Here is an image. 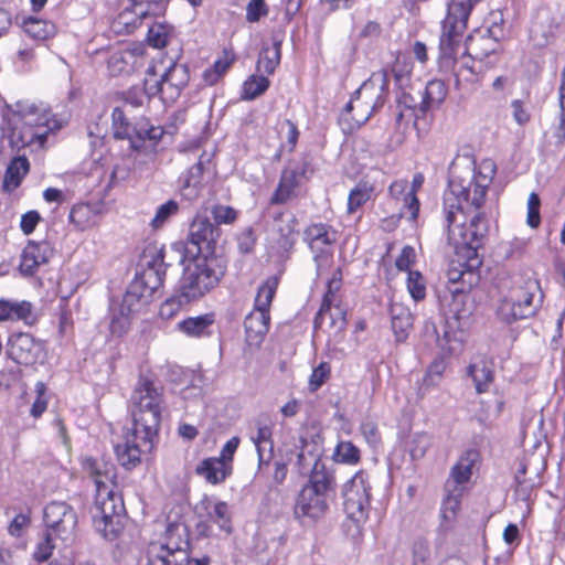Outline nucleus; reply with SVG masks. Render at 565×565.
I'll use <instances>...</instances> for the list:
<instances>
[{
  "label": "nucleus",
  "instance_id": "62",
  "mask_svg": "<svg viewBox=\"0 0 565 565\" xmlns=\"http://www.w3.org/2000/svg\"><path fill=\"white\" fill-rule=\"evenodd\" d=\"M415 250L411 246L403 247L399 256L395 260V266L398 270L411 271L409 267L414 263Z\"/></svg>",
  "mask_w": 565,
  "mask_h": 565
},
{
  "label": "nucleus",
  "instance_id": "17",
  "mask_svg": "<svg viewBox=\"0 0 565 565\" xmlns=\"http://www.w3.org/2000/svg\"><path fill=\"white\" fill-rule=\"evenodd\" d=\"M53 248L50 243L30 241L21 255L20 271L24 276H32L38 267L46 264L53 256Z\"/></svg>",
  "mask_w": 565,
  "mask_h": 565
},
{
  "label": "nucleus",
  "instance_id": "31",
  "mask_svg": "<svg viewBox=\"0 0 565 565\" xmlns=\"http://www.w3.org/2000/svg\"><path fill=\"white\" fill-rule=\"evenodd\" d=\"M280 50L281 41L278 39H274L271 45H263L257 60V72L266 75L274 74L280 63Z\"/></svg>",
  "mask_w": 565,
  "mask_h": 565
},
{
  "label": "nucleus",
  "instance_id": "35",
  "mask_svg": "<svg viewBox=\"0 0 565 565\" xmlns=\"http://www.w3.org/2000/svg\"><path fill=\"white\" fill-rule=\"evenodd\" d=\"M297 186V172L292 169H285L281 173L279 184L270 200L273 204L287 202L294 194Z\"/></svg>",
  "mask_w": 565,
  "mask_h": 565
},
{
  "label": "nucleus",
  "instance_id": "11",
  "mask_svg": "<svg viewBox=\"0 0 565 565\" xmlns=\"http://www.w3.org/2000/svg\"><path fill=\"white\" fill-rule=\"evenodd\" d=\"M343 507L348 518L356 524L367 519L370 510L369 476L364 471L356 472L343 490Z\"/></svg>",
  "mask_w": 565,
  "mask_h": 565
},
{
  "label": "nucleus",
  "instance_id": "39",
  "mask_svg": "<svg viewBox=\"0 0 565 565\" xmlns=\"http://www.w3.org/2000/svg\"><path fill=\"white\" fill-rule=\"evenodd\" d=\"M374 185L367 181H360L349 193L348 213L353 214L372 199Z\"/></svg>",
  "mask_w": 565,
  "mask_h": 565
},
{
  "label": "nucleus",
  "instance_id": "23",
  "mask_svg": "<svg viewBox=\"0 0 565 565\" xmlns=\"http://www.w3.org/2000/svg\"><path fill=\"white\" fill-rule=\"evenodd\" d=\"M18 320H22L28 324H32L35 321L32 303L25 300L11 301L0 299V321Z\"/></svg>",
  "mask_w": 565,
  "mask_h": 565
},
{
  "label": "nucleus",
  "instance_id": "45",
  "mask_svg": "<svg viewBox=\"0 0 565 565\" xmlns=\"http://www.w3.org/2000/svg\"><path fill=\"white\" fill-rule=\"evenodd\" d=\"M268 87L269 79L263 73L254 74L243 85L244 98L248 100L255 99L264 94Z\"/></svg>",
  "mask_w": 565,
  "mask_h": 565
},
{
  "label": "nucleus",
  "instance_id": "34",
  "mask_svg": "<svg viewBox=\"0 0 565 565\" xmlns=\"http://www.w3.org/2000/svg\"><path fill=\"white\" fill-rule=\"evenodd\" d=\"M97 213L89 204L81 203L72 207L70 212V222L78 231H85L96 224Z\"/></svg>",
  "mask_w": 565,
  "mask_h": 565
},
{
  "label": "nucleus",
  "instance_id": "42",
  "mask_svg": "<svg viewBox=\"0 0 565 565\" xmlns=\"http://www.w3.org/2000/svg\"><path fill=\"white\" fill-rule=\"evenodd\" d=\"M340 286H341V278L333 277L332 279H330L328 281V290L323 297L320 309L317 312L315 321H313L315 328L321 327L324 316H326V312L330 311L332 302L335 297V292L339 290Z\"/></svg>",
  "mask_w": 565,
  "mask_h": 565
},
{
  "label": "nucleus",
  "instance_id": "9",
  "mask_svg": "<svg viewBox=\"0 0 565 565\" xmlns=\"http://www.w3.org/2000/svg\"><path fill=\"white\" fill-rule=\"evenodd\" d=\"M220 236V227L213 224L207 215L198 213L190 224L186 246L174 244L171 250L181 255L184 249L193 257H212Z\"/></svg>",
  "mask_w": 565,
  "mask_h": 565
},
{
  "label": "nucleus",
  "instance_id": "48",
  "mask_svg": "<svg viewBox=\"0 0 565 565\" xmlns=\"http://www.w3.org/2000/svg\"><path fill=\"white\" fill-rule=\"evenodd\" d=\"M143 303L136 294L127 289L118 306V315L121 318H128L131 313L139 311Z\"/></svg>",
  "mask_w": 565,
  "mask_h": 565
},
{
  "label": "nucleus",
  "instance_id": "16",
  "mask_svg": "<svg viewBox=\"0 0 565 565\" xmlns=\"http://www.w3.org/2000/svg\"><path fill=\"white\" fill-rule=\"evenodd\" d=\"M164 256L163 248L148 249L143 255L146 267L138 277L152 294L162 286L166 277L168 264L164 263Z\"/></svg>",
  "mask_w": 565,
  "mask_h": 565
},
{
  "label": "nucleus",
  "instance_id": "20",
  "mask_svg": "<svg viewBox=\"0 0 565 565\" xmlns=\"http://www.w3.org/2000/svg\"><path fill=\"white\" fill-rule=\"evenodd\" d=\"M210 162L211 157L206 153H202L199 157L198 162L189 169L180 188L183 198L193 200L199 196L203 172L205 170V166L210 164Z\"/></svg>",
  "mask_w": 565,
  "mask_h": 565
},
{
  "label": "nucleus",
  "instance_id": "6",
  "mask_svg": "<svg viewBox=\"0 0 565 565\" xmlns=\"http://www.w3.org/2000/svg\"><path fill=\"white\" fill-rule=\"evenodd\" d=\"M388 73L380 70L363 82L342 110L339 121L344 131H353L365 124L386 102Z\"/></svg>",
  "mask_w": 565,
  "mask_h": 565
},
{
  "label": "nucleus",
  "instance_id": "13",
  "mask_svg": "<svg viewBox=\"0 0 565 565\" xmlns=\"http://www.w3.org/2000/svg\"><path fill=\"white\" fill-rule=\"evenodd\" d=\"M43 519L46 531L55 539L68 541L73 537L77 525V515L74 509L63 501H54L44 508Z\"/></svg>",
  "mask_w": 565,
  "mask_h": 565
},
{
  "label": "nucleus",
  "instance_id": "54",
  "mask_svg": "<svg viewBox=\"0 0 565 565\" xmlns=\"http://www.w3.org/2000/svg\"><path fill=\"white\" fill-rule=\"evenodd\" d=\"M331 367L328 362H321L317 367L313 369L309 379V388L311 392L317 391L329 379Z\"/></svg>",
  "mask_w": 565,
  "mask_h": 565
},
{
  "label": "nucleus",
  "instance_id": "28",
  "mask_svg": "<svg viewBox=\"0 0 565 565\" xmlns=\"http://www.w3.org/2000/svg\"><path fill=\"white\" fill-rule=\"evenodd\" d=\"M311 459L313 460V466L310 470L309 482L305 487L327 497L334 489V477L318 458L312 457Z\"/></svg>",
  "mask_w": 565,
  "mask_h": 565
},
{
  "label": "nucleus",
  "instance_id": "12",
  "mask_svg": "<svg viewBox=\"0 0 565 565\" xmlns=\"http://www.w3.org/2000/svg\"><path fill=\"white\" fill-rule=\"evenodd\" d=\"M190 81V71L186 64L172 63L164 73L160 76L159 81L151 84L149 78L145 79V92L148 95H157L161 93L162 98L167 100H174L186 87Z\"/></svg>",
  "mask_w": 565,
  "mask_h": 565
},
{
  "label": "nucleus",
  "instance_id": "5",
  "mask_svg": "<svg viewBox=\"0 0 565 565\" xmlns=\"http://www.w3.org/2000/svg\"><path fill=\"white\" fill-rule=\"evenodd\" d=\"M3 120L7 125L9 145L17 150L34 143L42 147L47 135L60 130L65 124L62 118L52 114L45 104L23 100L9 106Z\"/></svg>",
  "mask_w": 565,
  "mask_h": 565
},
{
  "label": "nucleus",
  "instance_id": "3",
  "mask_svg": "<svg viewBox=\"0 0 565 565\" xmlns=\"http://www.w3.org/2000/svg\"><path fill=\"white\" fill-rule=\"evenodd\" d=\"M481 0H450L447 15L443 22L439 40V66L441 70H455L458 54L471 60L482 61L494 53L498 43L490 35H468L462 42L468 18L473 7Z\"/></svg>",
  "mask_w": 565,
  "mask_h": 565
},
{
  "label": "nucleus",
  "instance_id": "15",
  "mask_svg": "<svg viewBox=\"0 0 565 565\" xmlns=\"http://www.w3.org/2000/svg\"><path fill=\"white\" fill-rule=\"evenodd\" d=\"M328 510L327 497L312 489L303 487L298 494L294 514L305 522L306 519L316 521L324 515Z\"/></svg>",
  "mask_w": 565,
  "mask_h": 565
},
{
  "label": "nucleus",
  "instance_id": "61",
  "mask_svg": "<svg viewBox=\"0 0 565 565\" xmlns=\"http://www.w3.org/2000/svg\"><path fill=\"white\" fill-rule=\"evenodd\" d=\"M148 124H139L138 126V130H141L142 132V137H135V140L137 141L138 145H141V142H145L146 140H149V141H158L161 139L162 135H163V130L159 127H147Z\"/></svg>",
  "mask_w": 565,
  "mask_h": 565
},
{
  "label": "nucleus",
  "instance_id": "19",
  "mask_svg": "<svg viewBox=\"0 0 565 565\" xmlns=\"http://www.w3.org/2000/svg\"><path fill=\"white\" fill-rule=\"evenodd\" d=\"M388 194L396 202H402L399 210L409 212L408 220L415 222L419 212V201L415 190H408L406 180L394 181L388 188Z\"/></svg>",
  "mask_w": 565,
  "mask_h": 565
},
{
  "label": "nucleus",
  "instance_id": "37",
  "mask_svg": "<svg viewBox=\"0 0 565 565\" xmlns=\"http://www.w3.org/2000/svg\"><path fill=\"white\" fill-rule=\"evenodd\" d=\"M446 371V362L443 358H436L428 366L420 385L418 395L423 397L430 388L438 386Z\"/></svg>",
  "mask_w": 565,
  "mask_h": 565
},
{
  "label": "nucleus",
  "instance_id": "49",
  "mask_svg": "<svg viewBox=\"0 0 565 565\" xmlns=\"http://www.w3.org/2000/svg\"><path fill=\"white\" fill-rule=\"evenodd\" d=\"M209 516L211 521H213L220 526V529L227 533H231V516L228 513V507L225 502H217L214 505L213 511L209 514Z\"/></svg>",
  "mask_w": 565,
  "mask_h": 565
},
{
  "label": "nucleus",
  "instance_id": "51",
  "mask_svg": "<svg viewBox=\"0 0 565 565\" xmlns=\"http://www.w3.org/2000/svg\"><path fill=\"white\" fill-rule=\"evenodd\" d=\"M54 537V534L46 531L43 539L36 544L33 552V558L36 562H45L51 557L55 548Z\"/></svg>",
  "mask_w": 565,
  "mask_h": 565
},
{
  "label": "nucleus",
  "instance_id": "64",
  "mask_svg": "<svg viewBox=\"0 0 565 565\" xmlns=\"http://www.w3.org/2000/svg\"><path fill=\"white\" fill-rule=\"evenodd\" d=\"M40 218V214L36 211H29L23 214L20 224L22 232L26 235L31 234L35 230Z\"/></svg>",
  "mask_w": 565,
  "mask_h": 565
},
{
  "label": "nucleus",
  "instance_id": "55",
  "mask_svg": "<svg viewBox=\"0 0 565 565\" xmlns=\"http://www.w3.org/2000/svg\"><path fill=\"white\" fill-rule=\"evenodd\" d=\"M541 201L536 193L532 192L527 199V217L526 223L530 227L536 228L541 223L540 216Z\"/></svg>",
  "mask_w": 565,
  "mask_h": 565
},
{
  "label": "nucleus",
  "instance_id": "1",
  "mask_svg": "<svg viewBox=\"0 0 565 565\" xmlns=\"http://www.w3.org/2000/svg\"><path fill=\"white\" fill-rule=\"evenodd\" d=\"M489 181H480L469 173L467 178L451 175L448 190L444 194V212L447 223L448 243L455 249L447 271L451 284H461L463 291L478 285L482 259L478 253L482 239L488 233V223L480 212L475 213L467 225V209L478 210L484 202Z\"/></svg>",
  "mask_w": 565,
  "mask_h": 565
},
{
  "label": "nucleus",
  "instance_id": "2",
  "mask_svg": "<svg viewBox=\"0 0 565 565\" xmlns=\"http://www.w3.org/2000/svg\"><path fill=\"white\" fill-rule=\"evenodd\" d=\"M161 394L148 379H140L131 395L132 427L124 435V443L115 446L119 463L127 470L141 462V456L153 448L161 419Z\"/></svg>",
  "mask_w": 565,
  "mask_h": 565
},
{
  "label": "nucleus",
  "instance_id": "50",
  "mask_svg": "<svg viewBox=\"0 0 565 565\" xmlns=\"http://www.w3.org/2000/svg\"><path fill=\"white\" fill-rule=\"evenodd\" d=\"M446 489L449 493L443 502L441 515L445 520H451L459 509L461 491L457 487L454 490H450L449 487Z\"/></svg>",
  "mask_w": 565,
  "mask_h": 565
},
{
  "label": "nucleus",
  "instance_id": "27",
  "mask_svg": "<svg viewBox=\"0 0 565 565\" xmlns=\"http://www.w3.org/2000/svg\"><path fill=\"white\" fill-rule=\"evenodd\" d=\"M297 218L291 214L278 212L274 215L273 228L278 234L277 242L282 248L289 249L294 246L297 235Z\"/></svg>",
  "mask_w": 565,
  "mask_h": 565
},
{
  "label": "nucleus",
  "instance_id": "57",
  "mask_svg": "<svg viewBox=\"0 0 565 565\" xmlns=\"http://www.w3.org/2000/svg\"><path fill=\"white\" fill-rule=\"evenodd\" d=\"M478 60H471L468 55H461L458 54L457 56V65L455 66V70H444L445 72H452L456 76V83H459V76L461 75L462 71H468L471 75H475L478 70L476 68V62Z\"/></svg>",
  "mask_w": 565,
  "mask_h": 565
},
{
  "label": "nucleus",
  "instance_id": "40",
  "mask_svg": "<svg viewBox=\"0 0 565 565\" xmlns=\"http://www.w3.org/2000/svg\"><path fill=\"white\" fill-rule=\"evenodd\" d=\"M397 113L395 116L396 126L401 127L403 124L407 125L411 120L418 118L419 108H416V103L407 93H402L397 98Z\"/></svg>",
  "mask_w": 565,
  "mask_h": 565
},
{
  "label": "nucleus",
  "instance_id": "18",
  "mask_svg": "<svg viewBox=\"0 0 565 565\" xmlns=\"http://www.w3.org/2000/svg\"><path fill=\"white\" fill-rule=\"evenodd\" d=\"M129 110L122 107H116L113 110V129L116 139L130 140L131 148L140 150L141 146L137 143L135 137H142L141 130H138L139 124H131L128 118Z\"/></svg>",
  "mask_w": 565,
  "mask_h": 565
},
{
  "label": "nucleus",
  "instance_id": "43",
  "mask_svg": "<svg viewBox=\"0 0 565 565\" xmlns=\"http://www.w3.org/2000/svg\"><path fill=\"white\" fill-rule=\"evenodd\" d=\"M468 375L472 377L477 393L486 392L493 381L492 371L484 364H471L468 367Z\"/></svg>",
  "mask_w": 565,
  "mask_h": 565
},
{
  "label": "nucleus",
  "instance_id": "22",
  "mask_svg": "<svg viewBox=\"0 0 565 565\" xmlns=\"http://www.w3.org/2000/svg\"><path fill=\"white\" fill-rule=\"evenodd\" d=\"M270 315L253 310L244 320L246 341L250 345H259L269 330Z\"/></svg>",
  "mask_w": 565,
  "mask_h": 565
},
{
  "label": "nucleus",
  "instance_id": "38",
  "mask_svg": "<svg viewBox=\"0 0 565 565\" xmlns=\"http://www.w3.org/2000/svg\"><path fill=\"white\" fill-rule=\"evenodd\" d=\"M214 323V315L205 313L198 317H190L179 323V329L189 337H202Z\"/></svg>",
  "mask_w": 565,
  "mask_h": 565
},
{
  "label": "nucleus",
  "instance_id": "47",
  "mask_svg": "<svg viewBox=\"0 0 565 565\" xmlns=\"http://www.w3.org/2000/svg\"><path fill=\"white\" fill-rule=\"evenodd\" d=\"M406 282L407 289L415 301H420L426 297L425 279L419 271H408Z\"/></svg>",
  "mask_w": 565,
  "mask_h": 565
},
{
  "label": "nucleus",
  "instance_id": "26",
  "mask_svg": "<svg viewBox=\"0 0 565 565\" xmlns=\"http://www.w3.org/2000/svg\"><path fill=\"white\" fill-rule=\"evenodd\" d=\"M232 463H224L216 457L204 459L195 468V472L212 484L223 482L232 473Z\"/></svg>",
  "mask_w": 565,
  "mask_h": 565
},
{
  "label": "nucleus",
  "instance_id": "32",
  "mask_svg": "<svg viewBox=\"0 0 565 565\" xmlns=\"http://www.w3.org/2000/svg\"><path fill=\"white\" fill-rule=\"evenodd\" d=\"M447 96V87L445 83L440 79L429 81L426 85L425 93L423 96V100L419 107L420 114L425 115V113L434 107L439 106Z\"/></svg>",
  "mask_w": 565,
  "mask_h": 565
},
{
  "label": "nucleus",
  "instance_id": "10",
  "mask_svg": "<svg viewBox=\"0 0 565 565\" xmlns=\"http://www.w3.org/2000/svg\"><path fill=\"white\" fill-rule=\"evenodd\" d=\"M183 524H170L167 529V542L152 544L148 551V565H186L190 563L189 541Z\"/></svg>",
  "mask_w": 565,
  "mask_h": 565
},
{
  "label": "nucleus",
  "instance_id": "4",
  "mask_svg": "<svg viewBox=\"0 0 565 565\" xmlns=\"http://www.w3.org/2000/svg\"><path fill=\"white\" fill-rule=\"evenodd\" d=\"M83 469L96 487L93 521L96 530L107 540L118 537L124 529L125 504L116 481V467L104 459L85 458Z\"/></svg>",
  "mask_w": 565,
  "mask_h": 565
},
{
  "label": "nucleus",
  "instance_id": "44",
  "mask_svg": "<svg viewBox=\"0 0 565 565\" xmlns=\"http://www.w3.org/2000/svg\"><path fill=\"white\" fill-rule=\"evenodd\" d=\"M179 203L174 200H169L157 207L156 214L150 222L152 230L162 228L167 222L179 213Z\"/></svg>",
  "mask_w": 565,
  "mask_h": 565
},
{
  "label": "nucleus",
  "instance_id": "52",
  "mask_svg": "<svg viewBox=\"0 0 565 565\" xmlns=\"http://www.w3.org/2000/svg\"><path fill=\"white\" fill-rule=\"evenodd\" d=\"M169 39L168 26L161 23L152 25L147 35L149 45L156 49H162L167 45Z\"/></svg>",
  "mask_w": 565,
  "mask_h": 565
},
{
  "label": "nucleus",
  "instance_id": "58",
  "mask_svg": "<svg viewBox=\"0 0 565 565\" xmlns=\"http://www.w3.org/2000/svg\"><path fill=\"white\" fill-rule=\"evenodd\" d=\"M268 9L264 0H250L246 8V19L249 22H257L262 17L267 15Z\"/></svg>",
  "mask_w": 565,
  "mask_h": 565
},
{
  "label": "nucleus",
  "instance_id": "59",
  "mask_svg": "<svg viewBox=\"0 0 565 565\" xmlns=\"http://www.w3.org/2000/svg\"><path fill=\"white\" fill-rule=\"evenodd\" d=\"M430 550L427 541L418 540L413 545V565H426Z\"/></svg>",
  "mask_w": 565,
  "mask_h": 565
},
{
  "label": "nucleus",
  "instance_id": "41",
  "mask_svg": "<svg viewBox=\"0 0 565 565\" xmlns=\"http://www.w3.org/2000/svg\"><path fill=\"white\" fill-rule=\"evenodd\" d=\"M235 60L234 53L227 50L223 51V56L214 62L211 68L203 73V79L206 84H215L220 77L231 67Z\"/></svg>",
  "mask_w": 565,
  "mask_h": 565
},
{
  "label": "nucleus",
  "instance_id": "33",
  "mask_svg": "<svg viewBox=\"0 0 565 565\" xmlns=\"http://www.w3.org/2000/svg\"><path fill=\"white\" fill-rule=\"evenodd\" d=\"M278 287V278L275 276L268 277L257 290L254 301V310L269 315L271 301Z\"/></svg>",
  "mask_w": 565,
  "mask_h": 565
},
{
  "label": "nucleus",
  "instance_id": "63",
  "mask_svg": "<svg viewBox=\"0 0 565 565\" xmlns=\"http://www.w3.org/2000/svg\"><path fill=\"white\" fill-rule=\"evenodd\" d=\"M238 445H239V438L236 436L232 437L223 446L220 457H216V459L222 460L224 463H232L234 454L237 450Z\"/></svg>",
  "mask_w": 565,
  "mask_h": 565
},
{
  "label": "nucleus",
  "instance_id": "60",
  "mask_svg": "<svg viewBox=\"0 0 565 565\" xmlns=\"http://www.w3.org/2000/svg\"><path fill=\"white\" fill-rule=\"evenodd\" d=\"M31 518L29 513H19L14 516L8 526V532L14 537H20L24 529L30 525Z\"/></svg>",
  "mask_w": 565,
  "mask_h": 565
},
{
  "label": "nucleus",
  "instance_id": "8",
  "mask_svg": "<svg viewBox=\"0 0 565 565\" xmlns=\"http://www.w3.org/2000/svg\"><path fill=\"white\" fill-rule=\"evenodd\" d=\"M543 292L536 279H527L522 286L515 287L498 308L499 317L511 323L519 319L533 317L542 306Z\"/></svg>",
  "mask_w": 565,
  "mask_h": 565
},
{
  "label": "nucleus",
  "instance_id": "53",
  "mask_svg": "<svg viewBox=\"0 0 565 565\" xmlns=\"http://www.w3.org/2000/svg\"><path fill=\"white\" fill-rule=\"evenodd\" d=\"M430 446V439L426 434H417L409 443V455L413 460L422 459Z\"/></svg>",
  "mask_w": 565,
  "mask_h": 565
},
{
  "label": "nucleus",
  "instance_id": "21",
  "mask_svg": "<svg viewBox=\"0 0 565 565\" xmlns=\"http://www.w3.org/2000/svg\"><path fill=\"white\" fill-rule=\"evenodd\" d=\"M305 241L312 252H324V247L331 246L337 241V232L324 223L309 225L303 233Z\"/></svg>",
  "mask_w": 565,
  "mask_h": 565
},
{
  "label": "nucleus",
  "instance_id": "46",
  "mask_svg": "<svg viewBox=\"0 0 565 565\" xmlns=\"http://www.w3.org/2000/svg\"><path fill=\"white\" fill-rule=\"evenodd\" d=\"M333 457L338 462L353 465L360 460V450L351 441H340Z\"/></svg>",
  "mask_w": 565,
  "mask_h": 565
},
{
  "label": "nucleus",
  "instance_id": "25",
  "mask_svg": "<svg viewBox=\"0 0 565 565\" xmlns=\"http://www.w3.org/2000/svg\"><path fill=\"white\" fill-rule=\"evenodd\" d=\"M557 26L548 12H542L530 30V39L535 46L544 47L554 38Z\"/></svg>",
  "mask_w": 565,
  "mask_h": 565
},
{
  "label": "nucleus",
  "instance_id": "29",
  "mask_svg": "<svg viewBox=\"0 0 565 565\" xmlns=\"http://www.w3.org/2000/svg\"><path fill=\"white\" fill-rule=\"evenodd\" d=\"M479 459V452L475 449L467 450L458 460V462L452 467L450 472L451 480H448L446 483V488L452 484L457 487L459 484L466 483L469 481L472 475V468L475 463Z\"/></svg>",
  "mask_w": 565,
  "mask_h": 565
},
{
  "label": "nucleus",
  "instance_id": "30",
  "mask_svg": "<svg viewBox=\"0 0 565 565\" xmlns=\"http://www.w3.org/2000/svg\"><path fill=\"white\" fill-rule=\"evenodd\" d=\"M30 171V162L25 156L14 157L4 173L3 190L11 192L20 186L22 180Z\"/></svg>",
  "mask_w": 565,
  "mask_h": 565
},
{
  "label": "nucleus",
  "instance_id": "56",
  "mask_svg": "<svg viewBox=\"0 0 565 565\" xmlns=\"http://www.w3.org/2000/svg\"><path fill=\"white\" fill-rule=\"evenodd\" d=\"M211 213L217 226L232 224L237 217V212L233 207L221 204L214 205Z\"/></svg>",
  "mask_w": 565,
  "mask_h": 565
},
{
  "label": "nucleus",
  "instance_id": "14",
  "mask_svg": "<svg viewBox=\"0 0 565 565\" xmlns=\"http://www.w3.org/2000/svg\"><path fill=\"white\" fill-rule=\"evenodd\" d=\"M43 343L30 333L19 332L9 338L7 354L18 364H35L43 356Z\"/></svg>",
  "mask_w": 565,
  "mask_h": 565
},
{
  "label": "nucleus",
  "instance_id": "36",
  "mask_svg": "<svg viewBox=\"0 0 565 565\" xmlns=\"http://www.w3.org/2000/svg\"><path fill=\"white\" fill-rule=\"evenodd\" d=\"M22 26L24 32L30 38L38 41H44L53 36L56 32V28L52 22L33 17L24 19L22 22Z\"/></svg>",
  "mask_w": 565,
  "mask_h": 565
},
{
  "label": "nucleus",
  "instance_id": "7",
  "mask_svg": "<svg viewBox=\"0 0 565 565\" xmlns=\"http://www.w3.org/2000/svg\"><path fill=\"white\" fill-rule=\"evenodd\" d=\"M224 270L214 257H194L183 271L179 282L180 302L190 303L214 289Z\"/></svg>",
  "mask_w": 565,
  "mask_h": 565
},
{
  "label": "nucleus",
  "instance_id": "24",
  "mask_svg": "<svg viewBox=\"0 0 565 565\" xmlns=\"http://www.w3.org/2000/svg\"><path fill=\"white\" fill-rule=\"evenodd\" d=\"M391 324L395 339L398 342L405 341L409 330L413 328V315L402 302L392 301L390 306Z\"/></svg>",
  "mask_w": 565,
  "mask_h": 565
}]
</instances>
